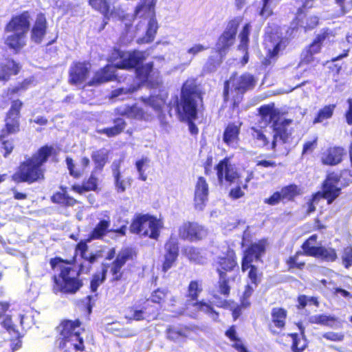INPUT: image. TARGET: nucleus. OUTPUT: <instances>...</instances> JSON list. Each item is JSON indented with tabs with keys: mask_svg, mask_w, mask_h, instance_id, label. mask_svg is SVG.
I'll return each mask as SVG.
<instances>
[{
	"mask_svg": "<svg viewBox=\"0 0 352 352\" xmlns=\"http://www.w3.org/2000/svg\"><path fill=\"white\" fill-rule=\"evenodd\" d=\"M23 102L19 98L12 100L10 107L5 116V124L0 131V146L3 151V155L7 157L13 151L14 146L8 136L18 133L21 131V112Z\"/></svg>",
	"mask_w": 352,
	"mask_h": 352,
	"instance_id": "423d86ee",
	"label": "nucleus"
},
{
	"mask_svg": "<svg viewBox=\"0 0 352 352\" xmlns=\"http://www.w3.org/2000/svg\"><path fill=\"white\" fill-rule=\"evenodd\" d=\"M251 25L250 23H245L239 34L240 43L239 45V49L248 51L249 44V36L250 34Z\"/></svg>",
	"mask_w": 352,
	"mask_h": 352,
	"instance_id": "e2e57ef3",
	"label": "nucleus"
},
{
	"mask_svg": "<svg viewBox=\"0 0 352 352\" xmlns=\"http://www.w3.org/2000/svg\"><path fill=\"white\" fill-rule=\"evenodd\" d=\"M342 263L346 269H349L352 266V246L348 245L344 247L341 254Z\"/></svg>",
	"mask_w": 352,
	"mask_h": 352,
	"instance_id": "338daca9",
	"label": "nucleus"
},
{
	"mask_svg": "<svg viewBox=\"0 0 352 352\" xmlns=\"http://www.w3.org/2000/svg\"><path fill=\"white\" fill-rule=\"evenodd\" d=\"M164 257L162 264V271L164 273L173 267L179 254V246L177 238L170 235L164 243Z\"/></svg>",
	"mask_w": 352,
	"mask_h": 352,
	"instance_id": "412c9836",
	"label": "nucleus"
},
{
	"mask_svg": "<svg viewBox=\"0 0 352 352\" xmlns=\"http://www.w3.org/2000/svg\"><path fill=\"white\" fill-rule=\"evenodd\" d=\"M270 316L267 329L272 336H280L285 329L288 312L284 307H275L271 309Z\"/></svg>",
	"mask_w": 352,
	"mask_h": 352,
	"instance_id": "6ab92c4d",
	"label": "nucleus"
},
{
	"mask_svg": "<svg viewBox=\"0 0 352 352\" xmlns=\"http://www.w3.org/2000/svg\"><path fill=\"white\" fill-rule=\"evenodd\" d=\"M50 265L58 273L52 276V290L55 294L73 295L83 286L80 277L81 267L76 268L74 263L59 256L50 258Z\"/></svg>",
	"mask_w": 352,
	"mask_h": 352,
	"instance_id": "f03ea898",
	"label": "nucleus"
},
{
	"mask_svg": "<svg viewBox=\"0 0 352 352\" xmlns=\"http://www.w3.org/2000/svg\"><path fill=\"white\" fill-rule=\"evenodd\" d=\"M107 272V268L103 267L100 273L94 274L90 279L89 290L94 294L88 295L82 300L85 308L89 313L91 311L94 302L98 297L97 291L98 287L102 285L106 280Z\"/></svg>",
	"mask_w": 352,
	"mask_h": 352,
	"instance_id": "b1692460",
	"label": "nucleus"
},
{
	"mask_svg": "<svg viewBox=\"0 0 352 352\" xmlns=\"http://www.w3.org/2000/svg\"><path fill=\"white\" fill-rule=\"evenodd\" d=\"M318 239L317 234H312L301 245V254L314 257L318 246L311 245V242L316 243Z\"/></svg>",
	"mask_w": 352,
	"mask_h": 352,
	"instance_id": "13d9d810",
	"label": "nucleus"
},
{
	"mask_svg": "<svg viewBox=\"0 0 352 352\" xmlns=\"http://www.w3.org/2000/svg\"><path fill=\"white\" fill-rule=\"evenodd\" d=\"M136 256L135 252L129 248L122 249L116 254L115 259L109 265L111 282H117L123 278L122 267L129 261H133Z\"/></svg>",
	"mask_w": 352,
	"mask_h": 352,
	"instance_id": "a211bd4d",
	"label": "nucleus"
},
{
	"mask_svg": "<svg viewBox=\"0 0 352 352\" xmlns=\"http://www.w3.org/2000/svg\"><path fill=\"white\" fill-rule=\"evenodd\" d=\"M34 85V77L23 78L16 85L7 87L4 89L2 98L11 100L14 96H20Z\"/></svg>",
	"mask_w": 352,
	"mask_h": 352,
	"instance_id": "473e14b6",
	"label": "nucleus"
},
{
	"mask_svg": "<svg viewBox=\"0 0 352 352\" xmlns=\"http://www.w3.org/2000/svg\"><path fill=\"white\" fill-rule=\"evenodd\" d=\"M340 179V175L334 172L328 173L322 183L321 190L316 195L325 199L327 204H331L342 193V188L338 186Z\"/></svg>",
	"mask_w": 352,
	"mask_h": 352,
	"instance_id": "4468645a",
	"label": "nucleus"
},
{
	"mask_svg": "<svg viewBox=\"0 0 352 352\" xmlns=\"http://www.w3.org/2000/svg\"><path fill=\"white\" fill-rule=\"evenodd\" d=\"M58 150L53 145L45 144L38 147L31 156L19 163L11 179L16 184H32L45 179L47 164L56 162Z\"/></svg>",
	"mask_w": 352,
	"mask_h": 352,
	"instance_id": "f257e3e1",
	"label": "nucleus"
},
{
	"mask_svg": "<svg viewBox=\"0 0 352 352\" xmlns=\"http://www.w3.org/2000/svg\"><path fill=\"white\" fill-rule=\"evenodd\" d=\"M0 325L11 336L14 337L13 339L21 340L23 336L21 334L17 325L13 322L10 316H5L1 320Z\"/></svg>",
	"mask_w": 352,
	"mask_h": 352,
	"instance_id": "8fccbe9b",
	"label": "nucleus"
},
{
	"mask_svg": "<svg viewBox=\"0 0 352 352\" xmlns=\"http://www.w3.org/2000/svg\"><path fill=\"white\" fill-rule=\"evenodd\" d=\"M82 321L77 318L74 320L69 319L62 320L57 327L60 336L59 348L65 349L69 344L76 351H85L84 340L81 333L85 331L82 328Z\"/></svg>",
	"mask_w": 352,
	"mask_h": 352,
	"instance_id": "0eeeda50",
	"label": "nucleus"
},
{
	"mask_svg": "<svg viewBox=\"0 0 352 352\" xmlns=\"http://www.w3.org/2000/svg\"><path fill=\"white\" fill-rule=\"evenodd\" d=\"M336 107V104H329L320 108L316 113L312 123L316 124L330 119L333 115Z\"/></svg>",
	"mask_w": 352,
	"mask_h": 352,
	"instance_id": "de8ad7c7",
	"label": "nucleus"
},
{
	"mask_svg": "<svg viewBox=\"0 0 352 352\" xmlns=\"http://www.w3.org/2000/svg\"><path fill=\"white\" fill-rule=\"evenodd\" d=\"M258 112L261 120L267 124H272V129L274 132L273 140L270 144V149L276 151L277 138L283 143L289 142L292 136V131L288 130L287 126L293 122L292 119L285 118L280 120V113L278 109L274 108V104H268L261 106Z\"/></svg>",
	"mask_w": 352,
	"mask_h": 352,
	"instance_id": "39448f33",
	"label": "nucleus"
},
{
	"mask_svg": "<svg viewBox=\"0 0 352 352\" xmlns=\"http://www.w3.org/2000/svg\"><path fill=\"white\" fill-rule=\"evenodd\" d=\"M59 188L60 191H56L51 196L52 203L60 205L64 208L72 207L77 204V200L69 195L66 186H60Z\"/></svg>",
	"mask_w": 352,
	"mask_h": 352,
	"instance_id": "c9c22d12",
	"label": "nucleus"
},
{
	"mask_svg": "<svg viewBox=\"0 0 352 352\" xmlns=\"http://www.w3.org/2000/svg\"><path fill=\"white\" fill-rule=\"evenodd\" d=\"M22 346L20 339H10L0 342V352H14Z\"/></svg>",
	"mask_w": 352,
	"mask_h": 352,
	"instance_id": "0e129e2a",
	"label": "nucleus"
},
{
	"mask_svg": "<svg viewBox=\"0 0 352 352\" xmlns=\"http://www.w3.org/2000/svg\"><path fill=\"white\" fill-rule=\"evenodd\" d=\"M116 78L113 72L111 71V66L106 65L97 70L94 76L87 81L84 87H96L101 84L111 81Z\"/></svg>",
	"mask_w": 352,
	"mask_h": 352,
	"instance_id": "c85d7f7f",
	"label": "nucleus"
},
{
	"mask_svg": "<svg viewBox=\"0 0 352 352\" xmlns=\"http://www.w3.org/2000/svg\"><path fill=\"white\" fill-rule=\"evenodd\" d=\"M241 271L245 272L248 270V277L250 280L252 284L257 286L261 280L262 272H259L258 267L253 265L252 263H248L245 267H243V261L241 263Z\"/></svg>",
	"mask_w": 352,
	"mask_h": 352,
	"instance_id": "864d4df0",
	"label": "nucleus"
},
{
	"mask_svg": "<svg viewBox=\"0 0 352 352\" xmlns=\"http://www.w3.org/2000/svg\"><path fill=\"white\" fill-rule=\"evenodd\" d=\"M4 43L14 54H18L26 45V35L12 33L5 38Z\"/></svg>",
	"mask_w": 352,
	"mask_h": 352,
	"instance_id": "ea45409f",
	"label": "nucleus"
},
{
	"mask_svg": "<svg viewBox=\"0 0 352 352\" xmlns=\"http://www.w3.org/2000/svg\"><path fill=\"white\" fill-rule=\"evenodd\" d=\"M250 302H242L241 301L239 304H234L233 300L229 301L225 300L223 301V307L231 311L232 320L233 321H236L242 317L244 311L248 309L250 307Z\"/></svg>",
	"mask_w": 352,
	"mask_h": 352,
	"instance_id": "79ce46f5",
	"label": "nucleus"
},
{
	"mask_svg": "<svg viewBox=\"0 0 352 352\" xmlns=\"http://www.w3.org/2000/svg\"><path fill=\"white\" fill-rule=\"evenodd\" d=\"M219 279L217 283L216 287L217 292L228 298L230 294L231 287L230 285V281L235 280V276L228 277L227 275H218Z\"/></svg>",
	"mask_w": 352,
	"mask_h": 352,
	"instance_id": "09e8293b",
	"label": "nucleus"
},
{
	"mask_svg": "<svg viewBox=\"0 0 352 352\" xmlns=\"http://www.w3.org/2000/svg\"><path fill=\"white\" fill-rule=\"evenodd\" d=\"M22 65L14 59L6 57L0 60V82L6 84L17 76L21 71Z\"/></svg>",
	"mask_w": 352,
	"mask_h": 352,
	"instance_id": "393cba45",
	"label": "nucleus"
},
{
	"mask_svg": "<svg viewBox=\"0 0 352 352\" xmlns=\"http://www.w3.org/2000/svg\"><path fill=\"white\" fill-rule=\"evenodd\" d=\"M208 184L206 179L200 176L197 178V182L195 184V197L194 201L196 206L200 208L205 205L208 200Z\"/></svg>",
	"mask_w": 352,
	"mask_h": 352,
	"instance_id": "f704fd0d",
	"label": "nucleus"
},
{
	"mask_svg": "<svg viewBox=\"0 0 352 352\" xmlns=\"http://www.w3.org/2000/svg\"><path fill=\"white\" fill-rule=\"evenodd\" d=\"M314 0H304L300 7L297 9L296 16L293 19L292 24L294 28H298L301 25L302 16H305L307 10L314 7L313 2Z\"/></svg>",
	"mask_w": 352,
	"mask_h": 352,
	"instance_id": "bf43d9fd",
	"label": "nucleus"
},
{
	"mask_svg": "<svg viewBox=\"0 0 352 352\" xmlns=\"http://www.w3.org/2000/svg\"><path fill=\"white\" fill-rule=\"evenodd\" d=\"M228 80H230V84H231L232 87L239 90L243 94L253 89L256 82L254 76L248 72H245L239 76L232 74Z\"/></svg>",
	"mask_w": 352,
	"mask_h": 352,
	"instance_id": "a878e982",
	"label": "nucleus"
},
{
	"mask_svg": "<svg viewBox=\"0 0 352 352\" xmlns=\"http://www.w3.org/2000/svg\"><path fill=\"white\" fill-rule=\"evenodd\" d=\"M207 235L205 228L194 221H185L178 228V236L181 240L197 242Z\"/></svg>",
	"mask_w": 352,
	"mask_h": 352,
	"instance_id": "f3484780",
	"label": "nucleus"
},
{
	"mask_svg": "<svg viewBox=\"0 0 352 352\" xmlns=\"http://www.w3.org/2000/svg\"><path fill=\"white\" fill-rule=\"evenodd\" d=\"M110 226L111 221L109 218L100 219L88 234L87 241L102 239L110 232Z\"/></svg>",
	"mask_w": 352,
	"mask_h": 352,
	"instance_id": "4c0bfd02",
	"label": "nucleus"
},
{
	"mask_svg": "<svg viewBox=\"0 0 352 352\" xmlns=\"http://www.w3.org/2000/svg\"><path fill=\"white\" fill-rule=\"evenodd\" d=\"M170 292L168 289L157 288L151 294L149 298L150 303H154L158 305L157 308H162L168 298Z\"/></svg>",
	"mask_w": 352,
	"mask_h": 352,
	"instance_id": "603ef678",
	"label": "nucleus"
},
{
	"mask_svg": "<svg viewBox=\"0 0 352 352\" xmlns=\"http://www.w3.org/2000/svg\"><path fill=\"white\" fill-rule=\"evenodd\" d=\"M88 3L94 10L100 12L104 18L110 16V4L108 0H88Z\"/></svg>",
	"mask_w": 352,
	"mask_h": 352,
	"instance_id": "4d7b16f0",
	"label": "nucleus"
},
{
	"mask_svg": "<svg viewBox=\"0 0 352 352\" xmlns=\"http://www.w3.org/2000/svg\"><path fill=\"white\" fill-rule=\"evenodd\" d=\"M30 14L28 10L12 16L5 26V32L26 35L30 26Z\"/></svg>",
	"mask_w": 352,
	"mask_h": 352,
	"instance_id": "5701e85b",
	"label": "nucleus"
},
{
	"mask_svg": "<svg viewBox=\"0 0 352 352\" xmlns=\"http://www.w3.org/2000/svg\"><path fill=\"white\" fill-rule=\"evenodd\" d=\"M212 267L218 275H227L239 270L238 258L236 251L230 248L218 256L212 263Z\"/></svg>",
	"mask_w": 352,
	"mask_h": 352,
	"instance_id": "2eb2a0df",
	"label": "nucleus"
},
{
	"mask_svg": "<svg viewBox=\"0 0 352 352\" xmlns=\"http://www.w3.org/2000/svg\"><path fill=\"white\" fill-rule=\"evenodd\" d=\"M145 58L144 53L138 50L122 51L114 49L110 56V60L116 69H135L136 78L143 82L148 80L154 66L153 62L143 65Z\"/></svg>",
	"mask_w": 352,
	"mask_h": 352,
	"instance_id": "20e7f679",
	"label": "nucleus"
},
{
	"mask_svg": "<svg viewBox=\"0 0 352 352\" xmlns=\"http://www.w3.org/2000/svg\"><path fill=\"white\" fill-rule=\"evenodd\" d=\"M204 91L195 78H188L183 84L180 100L177 103V113L186 119L189 131L197 135L199 129L194 121L197 118L198 111L204 107Z\"/></svg>",
	"mask_w": 352,
	"mask_h": 352,
	"instance_id": "7ed1b4c3",
	"label": "nucleus"
},
{
	"mask_svg": "<svg viewBox=\"0 0 352 352\" xmlns=\"http://www.w3.org/2000/svg\"><path fill=\"white\" fill-rule=\"evenodd\" d=\"M314 258H319L325 262H334L338 258V253L335 248L318 245Z\"/></svg>",
	"mask_w": 352,
	"mask_h": 352,
	"instance_id": "c03bdc74",
	"label": "nucleus"
},
{
	"mask_svg": "<svg viewBox=\"0 0 352 352\" xmlns=\"http://www.w3.org/2000/svg\"><path fill=\"white\" fill-rule=\"evenodd\" d=\"M162 228V221L156 217L149 214H136L132 219L129 230L132 234L157 240Z\"/></svg>",
	"mask_w": 352,
	"mask_h": 352,
	"instance_id": "6e6552de",
	"label": "nucleus"
},
{
	"mask_svg": "<svg viewBox=\"0 0 352 352\" xmlns=\"http://www.w3.org/2000/svg\"><path fill=\"white\" fill-rule=\"evenodd\" d=\"M140 100L144 104L158 113H161L166 104V100L159 95H151L149 96H142Z\"/></svg>",
	"mask_w": 352,
	"mask_h": 352,
	"instance_id": "49530a36",
	"label": "nucleus"
},
{
	"mask_svg": "<svg viewBox=\"0 0 352 352\" xmlns=\"http://www.w3.org/2000/svg\"><path fill=\"white\" fill-rule=\"evenodd\" d=\"M346 152L339 146H329L322 153L321 162L327 166H336L341 163Z\"/></svg>",
	"mask_w": 352,
	"mask_h": 352,
	"instance_id": "bb28decb",
	"label": "nucleus"
},
{
	"mask_svg": "<svg viewBox=\"0 0 352 352\" xmlns=\"http://www.w3.org/2000/svg\"><path fill=\"white\" fill-rule=\"evenodd\" d=\"M130 313L129 320L140 321L146 320L144 316L140 310V308L137 305H133L128 308Z\"/></svg>",
	"mask_w": 352,
	"mask_h": 352,
	"instance_id": "774afa93",
	"label": "nucleus"
},
{
	"mask_svg": "<svg viewBox=\"0 0 352 352\" xmlns=\"http://www.w3.org/2000/svg\"><path fill=\"white\" fill-rule=\"evenodd\" d=\"M134 14L139 18L149 19L146 32L142 38H139L138 43H150L153 42L158 29V24L155 14V2L153 1L148 3L140 2L135 7Z\"/></svg>",
	"mask_w": 352,
	"mask_h": 352,
	"instance_id": "9b49d317",
	"label": "nucleus"
},
{
	"mask_svg": "<svg viewBox=\"0 0 352 352\" xmlns=\"http://www.w3.org/2000/svg\"><path fill=\"white\" fill-rule=\"evenodd\" d=\"M242 92L232 87L230 80H225L223 83V97L224 102H230L232 109L238 108L243 99Z\"/></svg>",
	"mask_w": 352,
	"mask_h": 352,
	"instance_id": "2f4dec72",
	"label": "nucleus"
},
{
	"mask_svg": "<svg viewBox=\"0 0 352 352\" xmlns=\"http://www.w3.org/2000/svg\"><path fill=\"white\" fill-rule=\"evenodd\" d=\"M65 162L69 175L75 179L81 177L90 166V160L86 156L81 157L79 164H75L74 160L70 157H66Z\"/></svg>",
	"mask_w": 352,
	"mask_h": 352,
	"instance_id": "7c9ffc66",
	"label": "nucleus"
},
{
	"mask_svg": "<svg viewBox=\"0 0 352 352\" xmlns=\"http://www.w3.org/2000/svg\"><path fill=\"white\" fill-rule=\"evenodd\" d=\"M242 122H229L224 129L223 133V141L228 146H234L239 142V135Z\"/></svg>",
	"mask_w": 352,
	"mask_h": 352,
	"instance_id": "cd10ccee",
	"label": "nucleus"
},
{
	"mask_svg": "<svg viewBox=\"0 0 352 352\" xmlns=\"http://www.w3.org/2000/svg\"><path fill=\"white\" fill-rule=\"evenodd\" d=\"M184 254L190 261L197 264H203L204 258L201 255L199 249L193 246H188L183 250Z\"/></svg>",
	"mask_w": 352,
	"mask_h": 352,
	"instance_id": "680f3d73",
	"label": "nucleus"
},
{
	"mask_svg": "<svg viewBox=\"0 0 352 352\" xmlns=\"http://www.w3.org/2000/svg\"><path fill=\"white\" fill-rule=\"evenodd\" d=\"M217 177L219 184L224 183L229 185L239 184L241 182V175L238 168L231 163L228 157L221 160L214 166Z\"/></svg>",
	"mask_w": 352,
	"mask_h": 352,
	"instance_id": "f8f14e48",
	"label": "nucleus"
},
{
	"mask_svg": "<svg viewBox=\"0 0 352 352\" xmlns=\"http://www.w3.org/2000/svg\"><path fill=\"white\" fill-rule=\"evenodd\" d=\"M91 157L94 163V168L89 178L82 184H74L71 186V190L79 195L86 192L96 191L98 189V179L94 173L103 170L108 161L109 152L104 148H101L94 151Z\"/></svg>",
	"mask_w": 352,
	"mask_h": 352,
	"instance_id": "1a4fd4ad",
	"label": "nucleus"
},
{
	"mask_svg": "<svg viewBox=\"0 0 352 352\" xmlns=\"http://www.w3.org/2000/svg\"><path fill=\"white\" fill-rule=\"evenodd\" d=\"M268 246V241L266 238L259 239L258 241L250 243L243 251L241 258L243 267H245L248 263L254 261H260L265 252Z\"/></svg>",
	"mask_w": 352,
	"mask_h": 352,
	"instance_id": "4be33fe9",
	"label": "nucleus"
},
{
	"mask_svg": "<svg viewBox=\"0 0 352 352\" xmlns=\"http://www.w3.org/2000/svg\"><path fill=\"white\" fill-rule=\"evenodd\" d=\"M195 309L197 311H204V313L210 315L214 320L218 319L219 314L217 311L214 307L204 300L195 301L191 306Z\"/></svg>",
	"mask_w": 352,
	"mask_h": 352,
	"instance_id": "6e6d98bb",
	"label": "nucleus"
},
{
	"mask_svg": "<svg viewBox=\"0 0 352 352\" xmlns=\"http://www.w3.org/2000/svg\"><path fill=\"white\" fill-rule=\"evenodd\" d=\"M124 115L138 120L145 119V111L144 109L138 107L136 104H133L127 107L124 112H120V116L113 118L111 121L113 123L112 126L98 129L97 133L98 134L105 135L109 138L121 135L124 133L127 126L126 122L123 118Z\"/></svg>",
	"mask_w": 352,
	"mask_h": 352,
	"instance_id": "9d476101",
	"label": "nucleus"
},
{
	"mask_svg": "<svg viewBox=\"0 0 352 352\" xmlns=\"http://www.w3.org/2000/svg\"><path fill=\"white\" fill-rule=\"evenodd\" d=\"M204 291L203 282L201 280H192L189 282L185 294L187 307L192 306L195 301L199 300V297Z\"/></svg>",
	"mask_w": 352,
	"mask_h": 352,
	"instance_id": "72a5a7b5",
	"label": "nucleus"
},
{
	"mask_svg": "<svg viewBox=\"0 0 352 352\" xmlns=\"http://www.w3.org/2000/svg\"><path fill=\"white\" fill-rule=\"evenodd\" d=\"M91 70L88 61H74L68 72V82L71 85L83 84L87 79Z\"/></svg>",
	"mask_w": 352,
	"mask_h": 352,
	"instance_id": "aec40b11",
	"label": "nucleus"
},
{
	"mask_svg": "<svg viewBox=\"0 0 352 352\" xmlns=\"http://www.w3.org/2000/svg\"><path fill=\"white\" fill-rule=\"evenodd\" d=\"M136 305L139 308H140V310L146 320H149L157 319L160 314L159 308L151 304L148 299L139 300L138 303Z\"/></svg>",
	"mask_w": 352,
	"mask_h": 352,
	"instance_id": "37998d69",
	"label": "nucleus"
},
{
	"mask_svg": "<svg viewBox=\"0 0 352 352\" xmlns=\"http://www.w3.org/2000/svg\"><path fill=\"white\" fill-rule=\"evenodd\" d=\"M287 336L292 339L290 349L292 352H303L308 347L309 342L305 335L303 329H302L300 333H289Z\"/></svg>",
	"mask_w": 352,
	"mask_h": 352,
	"instance_id": "a19ab883",
	"label": "nucleus"
},
{
	"mask_svg": "<svg viewBox=\"0 0 352 352\" xmlns=\"http://www.w3.org/2000/svg\"><path fill=\"white\" fill-rule=\"evenodd\" d=\"M225 335L232 342H234L232 346L239 352H248L246 347L242 343L241 340L237 336L236 327L231 325L226 331Z\"/></svg>",
	"mask_w": 352,
	"mask_h": 352,
	"instance_id": "5fc2aeb1",
	"label": "nucleus"
},
{
	"mask_svg": "<svg viewBox=\"0 0 352 352\" xmlns=\"http://www.w3.org/2000/svg\"><path fill=\"white\" fill-rule=\"evenodd\" d=\"M47 21L45 14L40 12L31 29V39L36 43H41L47 32Z\"/></svg>",
	"mask_w": 352,
	"mask_h": 352,
	"instance_id": "c756f323",
	"label": "nucleus"
},
{
	"mask_svg": "<svg viewBox=\"0 0 352 352\" xmlns=\"http://www.w3.org/2000/svg\"><path fill=\"white\" fill-rule=\"evenodd\" d=\"M283 202L294 201L302 193V188L296 184H289L283 186L280 190Z\"/></svg>",
	"mask_w": 352,
	"mask_h": 352,
	"instance_id": "a18cd8bd",
	"label": "nucleus"
},
{
	"mask_svg": "<svg viewBox=\"0 0 352 352\" xmlns=\"http://www.w3.org/2000/svg\"><path fill=\"white\" fill-rule=\"evenodd\" d=\"M191 329L184 324H179L178 327L169 325L165 331L166 337L168 340L176 342L179 340H185L188 338Z\"/></svg>",
	"mask_w": 352,
	"mask_h": 352,
	"instance_id": "e433bc0d",
	"label": "nucleus"
},
{
	"mask_svg": "<svg viewBox=\"0 0 352 352\" xmlns=\"http://www.w3.org/2000/svg\"><path fill=\"white\" fill-rule=\"evenodd\" d=\"M337 321V318L325 314H318L313 317L312 322L327 327H333L334 322Z\"/></svg>",
	"mask_w": 352,
	"mask_h": 352,
	"instance_id": "69168bd1",
	"label": "nucleus"
},
{
	"mask_svg": "<svg viewBox=\"0 0 352 352\" xmlns=\"http://www.w3.org/2000/svg\"><path fill=\"white\" fill-rule=\"evenodd\" d=\"M302 256L301 254V250H298L294 254L290 255L285 259L284 263L288 272H302L307 269L306 261L300 259V256Z\"/></svg>",
	"mask_w": 352,
	"mask_h": 352,
	"instance_id": "58836bf2",
	"label": "nucleus"
},
{
	"mask_svg": "<svg viewBox=\"0 0 352 352\" xmlns=\"http://www.w3.org/2000/svg\"><path fill=\"white\" fill-rule=\"evenodd\" d=\"M239 21L237 19L229 21L226 29L219 36L216 43V52L220 55H225L229 48L234 45Z\"/></svg>",
	"mask_w": 352,
	"mask_h": 352,
	"instance_id": "dca6fc26",
	"label": "nucleus"
},
{
	"mask_svg": "<svg viewBox=\"0 0 352 352\" xmlns=\"http://www.w3.org/2000/svg\"><path fill=\"white\" fill-rule=\"evenodd\" d=\"M107 329L109 332L120 338L131 337L136 334L133 331L124 328L123 324L120 322H113L108 324Z\"/></svg>",
	"mask_w": 352,
	"mask_h": 352,
	"instance_id": "3c124183",
	"label": "nucleus"
},
{
	"mask_svg": "<svg viewBox=\"0 0 352 352\" xmlns=\"http://www.w3.org/2000/svg\"><path fill=\"white\" fill-rule=\"evenodd\" d=\"M250 131L252 140L255 142H257L259 146L267 147L268 146H270L271 143L270 142L268 138L261 129H257L255 126H252L250 128Z\"/></svg>",
	"mask_w": 352,
	"mask_h": 352,
	"instance_id": "052dcab7",
	"label": "nucleus"
},
{
	"mask_svg": "<svg viewBox=\"0 0 352 352\" xmlns=\"http://www.w3.org/2000/svg\"><path fill=\"white\" fill-rule=\"evenodd\" d=\"M217 177L219 184L224 183L229 185L239 184L241 182V175L238 168L231 163L228 157L221 160L214 166Z\"/></svg>",
	"mask_w": 352,
	"mask_h": 352,
	"instance_id": "ddd939ff",
	"label": "nucleus"
}]
</instances>
